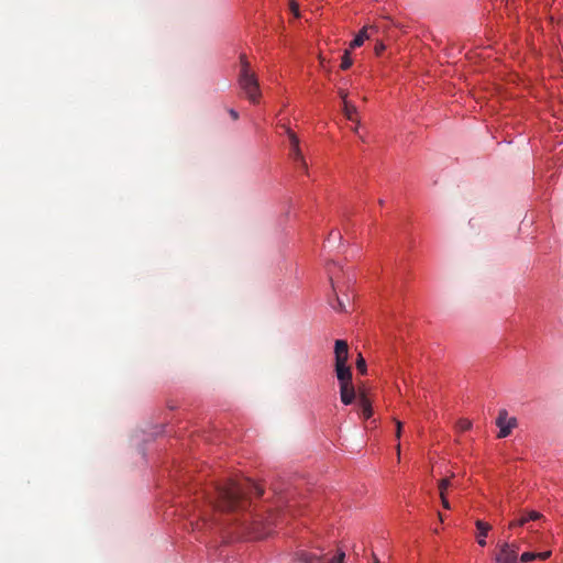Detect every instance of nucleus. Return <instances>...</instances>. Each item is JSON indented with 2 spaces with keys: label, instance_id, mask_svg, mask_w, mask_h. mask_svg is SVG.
I'll return each instance as SVG.
<instances>
[{
  "label": "nucleus",
  "instance_id": "22",
  "mask_svg": "<svg viewBox=\"0 0 563 563\" xmlns=\"http://www.w3.org/2000/svg\"><path fill=\"white\" fill-rule=\"evenodd\" d=\"M384 49H385L384 43L382 41H377L376 45H375V48H374L375 54L376 55H380L384 52Z\"/></svg>",
  "mask_w": 563,
  "mask_h": 563
},
{
  "label": "nucleus",
  "instance_id": "26",
  "mask_svg": "<svg viewBox=\"0 0 563 563\" xmlns=\"http://www.w3.org/2000/svg\"><path fill=\"white\" fill-rule=\"evenodd\" d=\"M331 239H338V240H341V234L340 232H334L332 231L328 238V241H330Z\"/></svg>",
  "mask_w": 563,
  "mask_h": 563
},
{
  "label": "nucleus",
  "instance_id": "27",
  "mask_svg": "<svg viewBox=\"0 0 563 563\" xmlns=\"http://www.w3.org/2000/svg\"><path fill=\"white\" fill-rule=\"evenodd\" d=\"M339 95H340L341 99L343 100V104H345V101H347V100H346V98H347V92H346L345 90H342V89H341V90H339Z\"/></svg>",
  "mask_w": 563,
  "mask_h": 563
},
{
  "label": "nucleus",
  "instance_id": "28",
  "mask_svg": "<svg viewBox=\"0 0 563 563\" xmlns=\"http://www.w3.org/2000/svg\"><path fill=\"white\" fill-rule=\"evenodd\" d=\"M229 113H230V115H231V118L233 120H238L239 119V113L234 109H230Z\"/></svg>",
  "mask_w": 563,
  "mask_h": 563
},
{
  "label": "nucleus",
  "instance_id": "6",
  "mask_svg": "<svg viewBox=\"0 0 563 563\" xmlns=\"http://www.w3.org/2000/svg\"><path fill=\"white\" fill-rule=\"evenodd\" d=\"M517 418L509 417L508 411L506 409H500L498 411V417L496 419V426L499 428L497 438H507L511 433L512 429L517 427Z\"/></svg>",
  "mask_w": 563,
  "mask_h": 563
},
{
  "label": "nucleus",
  "instance_id": "5",
  "mask_svg": "<svg viewBox=\"0 0 563 563\" xmlns=\"http://www.w3.org/2000/svg\"><path fill=\"white\" fill-rule=\"evenodd\" d=\"M519 545L507 541L499 544V552L495 556V563H519Z\"/></svg>",
  "mask_w": 563,
  "mask_h": 563
},
{
  "label": "nucleus",
  "instance_id": "14",
  "mask_svg": "<svg viewBox=\"0 0 563 563\" xmlns=\"http://www.w3.org/2000/svg\"><path fill=\"white\" fill-rule=\"evenodd\" d=\"M240 59H241L240 76L255 75L253 71H251V66H250L249 60L246 59V56L245 55H241Z\"/></svg>",
  "mask_w": 563,
  "mask_h": 563
},
{
  "label": "nucleus",
  "instance_id": "15",
  "mask_svg": "<svg viewBox=\"0 0 563 563\" xmlns=\"http://www.w3.org/2000/svg\"><path fill=\"white\" fill-rule=\"evenodd\" d=\"M352 64L353 60L350 56V51H345L340 67L341 69L346 70L352 66Z\"/></svg>",
  "mask_w": 563,
  "mask_h": 563
},
{
  "label": "nucleus",
  "instance_id": "3",
  "mask_svg": "<svg viewBox=\"0 0 563 563\" xmlns=\"http://www.w3.org/2000/svg\"><path fill=\"white\" fill-rule=\"evenodd\" d=\"M344 552H338L335 554L305 550L297 552L299 563H344Z\"/></svg>",
  "mask_w": 563,
  "mask_h": 563
},
{
  "label": "nucleus",
  "instance_id": "32",
  "mask_svg": "<svg viewBox=\"0 0 563 563\" xmlns=\"http://www.w3.org/2000/svg\"><path fill=\"white\" fill-rule=\"evenodd\" d=\"M373 562L374 563H379V560H378V558L375 554H373Z\"/></svg>",
  "mask_w": 563,
  "mask_h": 563
},
{
  "label": "nucleus",
  "instance_id": "17",
  "mask_svg": "<svg viewBox=\"0 0 563 563\" xmlns=\"http://www.w3.org/2000/svg\"><path fill=\"white\" fill-rule=\"evenodd\" d=\"M472 427V422L467 419H460L457 422V428L461 431H466Z\"/></svg>",
  "mask_w": 563,
  "mask_h": 563
},
{
  "label": "nucleus",
  "instance_id": "2",
  "mask_svg": "<svg viewBox=\"0 0 563 563\" xmlns=\"http://www.w3.org/2000/svg\"><path fill=\"white\" fill-rule=\"evenodd\" d=\"M335 374L340 387L352 385V369L347 366L349 345L344 340H336L334 344Z\"/></svg>",
  "mask_w": 563,
  "mask_h": 563
},
{
  "label": "nucleus",
  "instance_id": "23",
  "mask_svg": "<svg viewBox=\"0 0 563 563\" xmlns=\"http://www.w3.org/2000/svg\"><path fill=\"white\" fill-rule=\"evenodd\" d=\"M551 551H544V552H539V553H536V559H540V560H547L551 556Z\"/></svg>",
  "mask_w": 563,
  "mask_h": 563
},
{
  "label": "nucleus",
  "instance_id": "19",
  "mask_svg": "<svg viewBox=\"0 0 563 563\" xmlns=\"http://www.w3.org/2000/svg\"><path fill=\"white\" fill-rule=\"evenodd\" d=\"M289 9L296 18H299V4L296 0H289Z\"/></svg>",
  "mask_w": 563,
  "mask_h": 563
},
{
  "label": "nucleus",
  "instance_id": "21",
  "mask_svg": "<svg viewBox=\"0 0 563 563\" xmlns=\"http://www.w3.org/2000/svg\"><path fill=\"white\" fill-rule=\"evenodd\" d=\"M532 560H536V553L534 552H523L520 556V561L526 563L530 562Z\"/></svg>",
  "mask_w": 563,
  "mask_h": 563
},
{
  "label": "nucleus",
  "instance_id": "7",
  "mask_svg": "<svg viewBox=\"0 0 563 563\" xmlns=\"http://www.w3.org/2000/svg\"><path fill=\"white\" fill-rule=\"evenodd\" d=\"M380 29L385 31L386 27L377 24L365 25L350 43V48L353 49L362 46L365 40L374 37V35H376Z\"/></svg>",
  "mask_w": 563,
  "mask_h": 563
},
{
  "label": "nucleus",
  "instance_id": "16",
  "mask_svg": "<svg viewBox=\"0 0 563 563\" xmlns=\"http://www.w3.org/2000/svg\"><path fill=\"white\" fill-rule=\"evenodd\" d=\"M356 368L361 374H366V362L364 357L360 354L358 358L356 360Z\"/></svg>",
  "mask_w": 563,
  "mask_h": 563
},
{
  "label": "nucleus",
  "instance_id": "30",
  "mask_svg": "<svg viewBox=\"0 0 563 563\" xmlns=\"http://www.w3.org/2000/svg\"><path fill=\"white\" fill-rule=\"evenodd\" d=\"M515 527H519V526H518V519H517V520H512V521L509 523V528H515Z\"/></svg>",
  "mask_w": 563,
  "mask_h": 563
},
{
  "label": "nucleus",
  "instance_id": "13",
  "mask_svg": "<svg viewBox=\"0 0 563 563\" xmlns=\"http://www.w3.org/2000/svg\"><path fill=\"white\" fill-rule=\"evenodd\" d=\"M356 112H357L356 107L353 106L352 103H350L349 101H345V104H343V113L346 117V119L350 121H356V119L354 117L356 114Z\"/></svg>",
  "mask_w": 563,
  "mask_h": 563
},
{
  "label": "nucleus",
  "instance_id": "11",
  "mask_svg": "<svg viewBox=\"0 0 563 563\" xmlns=\"http://www.w3.org/2000/svg\"><path fill=\"white\" fill-rule=\"evenodd\" d=\"M475 526L477 528V542L481 547L486 545L485 538L487 537L488 531L492 529V526L483 520H476Z\"/></svg>",
  "mask_w": 563,
  "mask_h": 563
},
{
  "label": "nucleus",
  "instance_id": "12",
  "mask_svg": "<svg viewBox=\"0 0 563 563\" xmlns=\"http://www.w3.org/2000/svg\"><path fill=\"white\" fill-rule=\"evenodd\" d=\"M543 519V515L536 510L525 511L518 519V526L522 527L530 521H537Z\"/></svg>",
  "mask_w": 563,
  "mask_h": 563
},
{
  "label": "nucleus",
  "instance_id": "24",
  "mask_svg": "<svg viewBox=\"0 0 563 563\" xmlns=\"http://www.w3.org/2000/svg\"><path fill=\"white\" fill-rule=\"evenodd\" d=\"M396 422V438L400 439L401 437V430H402V423L399 420H395Z\"/></svg>",
  "mask_w": 563,
  "mask_h": 563
},
{
  "label": "nucleus",
  "instance_id": "29",
  "mask_svg": "<svg viewBox=\"0 0 563 563\" xmlns=\"http://www.w3.org/2000/svg\"><path fill=\"white\" fill-rule=\"evenodd\" d=\"M298 167H300L302 170L307 172L308 169V165H307V162L305 161V165L303 164H300V163H297Z\"/></svg>",
  "mask_w": 563,
  "mask_h": 563
},
{
  "label": "nucleus",
  "instance_id": "1",
  "mask_svg": "<svg viewBox=\"0 0 563 563\" xmlns=\"http://www.w3.org/2000/svg\"><path fill=\"white\" fill-rule=\"evenodd\" d=\"M263 489L249 478L228 479L218 483L207 493L209 509L217 515L231 517L232 522H241L255 538H264L272 531V526H278L294 516L292 506L286 510L269 511L267 516L253 514L250 509L251 496H261Z\"/></svg>",
  "mask_w": 563,
  "mask_h": 563
},
{
  "label": "nucleus",
  "instance_id": "18",
  "mask_svg": "<svg viewBox=\"0 0 563 563\" xmlns=\"http://www.w3.org/2000/svg\"><path fill=\"white\" fill-rule=\"evenodd\" d=\"M451 485L450 483V479L448 478H443L439 482V490H440V495H445V490L448 489V487Z\"/></svg>",
  "mask_w": 563,
  "mask_h": 563
},
{
  "label": "nucleus",
  "instance_id": "34",
  "mask_svg": "<svg viewBox=\"0 0 563 563\" xmlns=\"http://www.w3.org/2000/svg\"><path fill=\"white\" fill-rule=\"evenodd\" d=\"M398 457L400 456V444L397 445Z\"/></svg>",
  "mask_w": 563,
  "mask_h": 563
},
{
  "label": "nucleus",
  "instance_id": "31",
  "mask_svg": "<svg viewBox=\"0 0 563 563\" xmlns=\"http://www.w3.org/2000/svg\"><path fill=\"white\" fill-rule=\"evenodd\" d=\"M355 122H356L357 124H360V122H358L357 120H356ZM353 132H354V133H358V125H356V126L353 129Z\"/></svg>",
  "mask_w": 563,
  "mask_h": 563
},
{
  "label": "nucleus",
  "instance_id": "4",
  "mask_svg": "<svg viewBox=\"0 0 563 563\" xmlns=\"http://www.w3.org/2000/svg\"><path fill=\"white\" fill-rule=\"evenodd\" d=\"M239 86L251 102L257 103L260 101L261 92L255 75L239 76Z\"/></svg>",
  "mask_w": 563,
  "mask_h": 563
},
{
  "label": "nucleus",
  "instance_id": "20",
  "mask_svg": "<svg viewBox=\"0 0 563 563\" xmlns=\"http://www.w3.org/2000/svg\"><path fill=\"white\" fill-rule=\"evenodd\" d=\"M335 301H336V305H332V308L336 311H345V303L338 295H336Z\"/></svg>",
  "mask_w": 563,
  "mask_h": 563
},
{
  "label": "nucleus",
  "instance_id": "10",
  "mask_svg": "<svg viewBox=\"0 0 563 563\" xmlns=\"http://www.w3.org/2000/svg\"><path fill=\"white\" fill-rule=\"evenodd\" d=\"M340 396H341V401L344 404V405H351L356 396L358 397V390L356 391L355 390V387L354 385H347V386H342L340 387Z\"/></svg>",
  "mask_w": 563,
  "mask_h": 563
},
{
  "label": "nucleus",
  "instance_id": "8",
  "mask_svg": "<svg viewBox=\"0 0 563 563\" xmlns=\"http://www.w3.org/2000/svg\"><path fill=\"white\" fill-rule=\"evenodd\" d=\"M286 133L289 137V141H290V156L291 158L296 162V163H300V164H303L305 165V158H303V155L301 153V150L299 147V139L298 136L290 130V129H287L286 130Z\"/></svg>",
  "mask_w": 563,
  "mask_h": 563
},
{
  "label": "nucleus",
  "instance_id": "35",
  "mask_svg": "<svg viewBox=\"0 0 563 563\" xmlns=\"http://www.w3.org/2000/svg\"><path fill=\"white\" fill-rule=\"evenodd\" d=\"M439 518H440L441 521H443V517H442L441 514H439Z\"/></svg>",
  "mask_w": 563,
  "mask_h": 563
},
{
  "label": "nucleus",
  "instance_id": "9",
  "mask_svg": "<svg viewBox=\"0 0 563 563\" xmlns=\"http://www.w3.org/2000/svg\"><path fill=\"white\" fill-rule=\"evenodd\" d=\"M358 404L362 409L363 418L369 419L373 415L372 402L366 393L361 387H358Z\"/></svg>",
  "mask_w": 563,
  "mask_h": 563
},
{
  "label": "nucleus",
  "instance_id": "25",
  "mask_svg": "<svg viewBox=\"0 0 563 563\" xmlns=\"http://www.w3.org/2000/svg\"><path fill=\"white\" fill-rule=\"evenodd\" d=\"M440 497H441L442 506H443L445 509H450V503H449V500L446 499L445 495H440Z\"/></svg>",
  "mask_w": 563,
  "mask_h": 563
},
{
  "label": "nucleus",
  "instance_id": "33",
  "mask_svg": "<svg viewBox=\"0 0 563 563\" xmlns=\"http://www.w3.org/2000/svg\"><path fill=\"white\" fill-rule=\"evenodd\" d=\"M330 280H331V284H332V288L335 290V286H334V283H333V276L332 275L330 276Z\"/></svg>",
  "mask_w": 563,
  "mask_h": 563
}]
</instances>
